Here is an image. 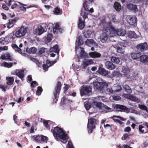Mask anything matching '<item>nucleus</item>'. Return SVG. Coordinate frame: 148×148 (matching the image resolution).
<instances>
[{"label": "nucleus", "mask_w": 148, "mask_h": 148, "mask_svg": "<svg viewBox=\"0 0 148 148\" xmlns=\"http://www.w3.org/2000/svg\"><path fill=\"white\" fill-rule=\"evenodd\" d=\"M81 15L82 16L84 20H85V19L87 18L88 13L85 12H84L82 10Z\"/></svg>", "instance_id": "48"}, {"label": "nucleus", "mask_w": 148, "mask_h": 148, "mask_svg": "<svg viewBox=\"0 0 148 148\" xmlns=\"http://www.w3.org/2000/svg\"><path fill=\"white\" fill-rule=\"evenodd\" d=\"M85 24V22L84 20L82 21V18L80 17L79 19L78 23V27L80 29H83L84 27Z\"/></svg>", "instance_id": "20"}, {"label": "nucleus", "mask_w": 148, "mask_h": 148, "mask_svg": "<svg viewBox=\"0 0 148 148\" xmlns=\"http://www.w3.org/2000/svg\"><path fill=\"white\" fill-rule=\"evenodd\" d=\"M60 26L58 23H57L55 27L53 28V29L54 33L56 32L57 30H58Z\"/></svg>", "instance_id": "49"}, {"label": "nucleus", "mask_w": 148, "mask_h": 148, "mask_svg": "<svg viewBox=\"0 0 148 148\" xmlns=\"http://www.w3.org/2000/svg\"><path fill=\"white\" fill-rule=\"evenodd\" d=\"M82 65L84 68H85L86 67L89 65V64L87 60L83 62V64H82Z\"/></svg>", "instance_id": "63"}, {"label": "nucleus", "mask_w": 148, "mask_h": 148, "mask_svg": "<svg viewBox=\"0 0 148 148\" xmlns=\"http://www.w3.org/2000/svg\"><path fill=\"white\" fill-rule=\"evenodd\" d=\"M35 85H38V83L35 81H32L31 83V86L32 88H34L35 86Z\"/></svg>", "instance_id": "62"}, {"label": "nucleus", "mask_w": 148, "mask_h": 148, "mask_svg": "<svg viewBox=\"0 0 148 148\" xmlns=\"http://www.w3.org/2000/svg\"><path fill=\"white\" fill-rule=\"evenodd\" d=\"M64 85H65V86L63 88L64 90V92L66 94V93L67 90L70 87V86H69L68 85L66 84H64Z\"/></svg>", "instance_id": "51"}, {"label": "nucleus", "mask_w": 148, "mask_h": 148, "mask_svg": "<svg viewBox=\"0 0 148 148\" xmlns=\"http://www.w3.org/2000/svg\"><path fill=\"white\" fill-rule=\"evenodd\" d=\"M114 8L116 11H120L121 8V6L120 3L116 2L114 3Z\"/></svg>", "instance_id": "35"}, {"label": "nucleus", "mask_w": 148, "mask_h": 148, "mask_svg": "<svg viewBox=\"0 0 148 148\" xmlns=\"http://www.w3.org/2000/svg\"><path fill=\"white\" fill-rule=\"evenodd\" d=\"M19 3L22 6H21L20 7V8L21 10L24 12H25L26 11V8H29V7H25L24 6H27V5L26 4H24L21 3V2H19Z\"/></svg>", "instance_id": "40"}, {"label": "nucleus", "mask_w": 148, "mask_h": 148, "mask_svg": "<svg viewBox=\"0 0 148 148\" xmlns=\"http://www.w3.org/2000/svg\"><path fill=\"white\" fill-rule=\"evenodd\" d=\"M43 89L40 86H38L37 88L36 92V94L37 95H41L42 92V91Z\"/></svg>", "instance_id": "42"}, {"label": "nucleus", "mask_w": 148, "mask_h": 148, "mask_svg": "<svg viewBox=\"0 0 148 148\" xmlns=\"http://www.w3.org/2000/svg\"><path fill=\"white\" fill-rule=\"evenodd\" d=\"M24 72V71L23 70H21L18 72H17L16 71L15 72L16 75L19 77L23 81V78L25 77Z\"/></svg>", "instance_id": "22"}, {"label": "nucleus", "mask_w": 148, "mask_h": 148, "mask_svg": "<svg viewBox=\"0 0 148 148\" xmlns=\"http://www.w3.org/2000/svg\"><path fill=\"white\" fill-rule=\"evenodd\" d=\"M112 97L113 99L115 100H119L121 99V97L119 96L114 95L112 96Z\"/></svg>", "instance_id": "60"}, {"label": "nucleus", "mask_w": 148, "mask_h": 148, "mask_svg": "<svg viewBox=\"0 0 148 148\" xmlns=\"http://www.w3.org/2000/svg\"><path fill=\"white\" fill-rule=\"evenodd\" d=\"M57 62L56 59L55 60L53 61H51L49 60H47L46 61V64L48 65L49 67H50L53 65L54 64L56 63Z\"/></svg>", "instance_id": "38"}, {"label": "nucleus", "mask_w": 148, "mask_h": 148, "mask_svg": "<svg viewBox=\"0 0 148 148\" xmlns=\"http://www.w3.org/2000/svg\"><path fill=\"white\" fill-rule=\"evenodd\" d=\"M50 51L51 52H55L58 54L59 53V50L58 45H56L53 47L50 48Z\"/></svg>", "instance_id": "27"}, {"label": "nucleus", "mask_w": 148, "mask_h": 148, "mask_svg": "<svg viewBox=\"0 0 148 148\" xmlns=\"http://www.w3.org/2000/svg\"><path fill=\"white\" fill-rule=\"evenodd\" d=\"M92 88L89 86H82L80 90V94L81 96L84 95L89 96L92 93Z\"/></svg>", "instance_id": "7"}, {"label": "nucleus", "mask_w": 148, "mask_h": 148, "mask_svg": "<svg viewBox=\"0 0 148 148\" xmlns=\"http://www.w3.org/2000/svg\"><path fill=\"white\" fill-rule=\"evenodd\" d=\"M94 41L92 39H87L85 42V44L87 45L90 46L93 44L94 43Z\"/></svg>", "instance_id": "43"}, {"label": "nucleus", "mask_w": 148, "mask_h": 148, "mask_svg": "<svg viewBox=\"0 0 148 148\" xmlns=\"http://www.w3.org/2000/svg\"><path fill=\"white\" fill-rule=\"evenodd\" d=\"M94 0H85L83 4V7L85 11L88 10V8L87 7L90 3L92 2Z\"/></svg>", "instance_id": "25"}, {"label": "nucleus", "mask_w": 148, "mask_h": 148, "mask_svg": "<svg viewBox=\"0 0 148 148\" xmlns=\"http://www.w3.org/2000/svg\"><path fill=\"white\" fill-rule=\"evenodd\" d=\"M126 46H125L123 43L117 44L116 49L118 53H123L125 52V49Z\"/></svg>", "instance_id": "14"}, {"label": "nucleus", "mask_w": 148, "mask_h": 148, "mask_svg": "<svg viewBox=\"0 0 148 148\" xmlns=\"http://www.w3.org/2000/svg\"><path fill=\"white\" fill-rule=\"evenodd\" d=\"M53 37V35L52 34H48L47 36V39L49 42H50L51 41Z\"/></svg>", "instance_id": "47"}, {"label": "nucleus", "mask_w": 148, "mask_h": 148, "mask_svg": "<svg viewBox=\"0 0 148 148\" xmlns=\"http://www.w3.org/2000/svg\"><path fill=\"white\" fill-rule=\"evenodd\" d=\"M130 136L131 134H125L123 135V137H122V139L124 140H125L128 136Z\"/></svg>", "instance_id": "53"}, {"label": "nucleus", "mask_w": 148, "mask_h": 148, "mask_svg": "<svg viewBox=\"0 0 148 148\" xmlns=\"http://www.w3.org/2000/svg\"><path fill=\"white\" fill-rule=\"evenodd\" d=\"M138 108L142 110H145L146 112H148L147 107L143 104H139Z\"/></svg>", "instance_id": "39"}, {"label": "nucleus", "mask_w": 148, "mask_h": 148, "mask_svg": "<svg viewBox=\"0 0 148 148\" xmlns=\"http://www.w3.org/2000/svg\"><path fill=\"white\" fill-rule=\"evenodd\" d=\"M146 128L145 127L143 126L142 125H139L138 129L140 134H143L146 133L147 132V130H145Z\"/></svg>", "instance_id": "26"}, {"label": "nucleus", "mask_w": 148, "mask_h": 148, "mask_svg": "<svg viewBox=\"0 0 148 148\" xmlns=\"http://www.w3.org/2000/svg\"><path fill=\"white\" fill-rule=\"evenodd\" d=\"M3 64L4 66L8 68L11 67L13 65V63L11 62L7 63V62H4Z\"/></svg>", "instance_id": "46"}, {"label": "nucleus", "mask_w": 148, "mask_h": 148, "mask_svg": "<svg viewBox=\"0 0 148 148\" xmlns=\"http://www.w3.org/2000/svg\"><path fill=\"white\" fill-rule=\"evenodd\" d=\"M82 39V37L81 36H79L78 38V40L77 43L78 46L81 45V40Z\"/></svg>", "instance_id": "59"}, {"label": "nucleus", "mask_w": 148, "mask_h": 148, "mask_svg": "<svg viewBox=\"0 0 148 148\" xmlns=\"http://www.w3.org/2000/svg\"><path fill=\"white\" fill-rule=\"evenodd\" d=\"M8 49V47L7 46H4L2 47H0V52L2 51L7 50Z\"/></svg>", "instance_id": "61"}, {"label": "nucleus", "mask_w": 148, "mask_h": 148, "mask_svg": "<svg viewBox=\"0 0 148 148\" xmlns=\"http://www.w3.org/2000/svg\"><path fill=\"white\" fill-rule=\"evenodd\" d=\"M109 24L110 26L108 27V30H110L111 31L108 32V33L110 34L113 37L117 34L119 36H123L125 34V32L124 30L122 29H119L116 30L110 24Z\"/></svg>", "instance_id": "2"}, {"label": "nucleus", "mask_w": 148, "mask_h": 148, "mask_svg": "<svg viewBox=\"0 0 148 148\" xmlns=\"http://www.w3.org/2000/svg\"><path fill=\"white\" fill-rule=\"evenodd\" d=\"M61 101L62 102H64L63 103V104H66V103L67 102H69L70 103V102H72V101H70L68 99H66L65 97H63V101H62V100Z\"/></svg>", "instance_id": "58"}, {"label": "nucleus", "mask_w": 148, "mask_h": 148, "mask_svg": "<svg viewBox=\"0 0 148 148\" xmlns=\"http://www.w3.org/2000/svg\"><path fill=\"white\" fill-rule=\"evenodd\" d=\"M66 147L67 148H74L72 143L71 141L68 142Z\"/></svg>", "instance_id": "50"}, {"label": "nucleus", "mask_w": 148, "mask_h": 148, "mask_svg": "<svg viewBox=\"0 0 148 148\" xmlns=\"http://www.w3.org/2000/svg\"><path fill=\"white\" fill-rule=\"evenodd\" d=\"M97 122V120L93 118L89 119L87 125L88 132L89 133L92 132L93 129L95 128V125Z\"/></svg>", "instance_id": "6"}, {"label": "nucleus", "mask_w": 148, "mask_h": 148, "mask_svg": "<svg viewBox=\"0 0 148 148\" xmlns=\"http://www.w3.org/2000/svg\"><path fill=\"white\" fill-rule=\"evenodd\" d=\"M84 106L85 108L87 110H88L92 106L91 104H90V103L86 102L84 103Z\"/></svg>", "instance_id": "45"}, {"label": "nucleus", "mask_w": 148, "mask_h": 148, "mask_svg": "<svg viewBox=\"0 0 148 148\" xmlns=\"http://www.w3.org/2000/svg\"><path fill=\"white\" fill-rule=\"evenodd\" d=\"M43 124L47 128H49V122L45 120H44L43 121Z\"/></svg>", "instance_id": "57"}, {"label": "nucleus", "mask_w": 148, "mask_h": 148, "mask_svg": "<svg viewBox=\"0 0 148 148\" xmlns=\"http://www.w3.org/2000/svg\"><path fill=\"white\" fill-rule=\"evenodd\" d=\"M43 69L45 71H47L49 67L48 65L44 64L42 65Z\"/></svg>", "instance_id": "64"}, {"label": "nucleus", "mask_w": 148, "mask_h": 148, "mask_svg": "<svg viewBox=\"0 0 148 148\" xmlns=\"http://www.w3.org/2000/svg\"><path fill=\"white\" fill-rule=\"evenodd\" d=\"M140 53H132L131 54V57L133 59L136 60L137 59L140 58Z\"/></svg>", "instance_id": "28"}, {"label": "nucleus", "mask_w": 148, "mask_h": 148, "mask_svg": "<svg viewBox=\"0 0 148 148\" xmlns=\"http://www.w3.org/2000/svg\"><path fill=\"white\" fill-rule=\"evenodd\" d=\"M123 87L125 90L128 94H130L132 92V90L130 87V86L127 85H125L123 86Z\"/></svg>", "instance_id": "31"}, {"label": "nucleus", "mask_w": 148, "mask_h": 148, "mask_svg": "<svg viewBox=\"0 0 148 148\" xmlns=\"http://www.w3.org/2000/svg\"><path fill=\"white\" fill-rule=\"evenodd\" d=\"M114 108L119 112H123L127 113H129L130 112V109L122 105L116 104L114 106Z\"/></svg>", "instance_id": "8"}, {"label": "nucleus", "mask_w": 148, "mask_h": 148, "mask_svg": "<svg viewBox=\"0 0 148 148\" xmlns=\"http://www.w3.org/2000/svg\"><path fill=\"white\" fill-rule=\"evenodd\" d=\"M54 137L55 138H58L62 140L61 142L65 143L67 141V134L61 128L58 126L53 128L51 130Z\"/></svg>", "instance_id": "1"}, {"label": "nucleus", "mask_w": 148, "mask_h": 148, "mask_svg": "<svg viewBox=\"0 0 148 148\" xmlns=\"http://www.w3.org/2000/svg\"><path fill=\"white\" fill-rule=\"evenodd\" d=\"M6 60H8L10 61H12V59L11 58L10 54L8 53L5 54Z\"/></svg>", "instance_id": "54"}, {"label": "nucleus", "mask_w": 148, "mask_h": 148, "mask_svg": "<svg viewBox=\"0 0 148 148\" xmlns=\"http://www.w3.org/2000/svg\"><path fill=\"white\" fill-rule=\"evenodd\" d=\"M136 48L141 51H143L148 49V46L146 42L141 43L136 46Z\"/></svg>", "instance_id": "13"}, {"label": "nucleus", "mask_w": 148, "mask_h": 148, "mask_svg": "<svg viewBox=\"0 0 148 148\" xmlns=\"http://www.w3.org/2000/svg\"><path fill=\"white\" fill-rule=\"evenodd\" d=\"M127 34L128 37L130 38H136L137 37V35L134 31H129Z\"/></svg>", "instance_id": "23"}, {"label": "nucleus", "mask_w": 148, "mask_h": 148, "mask_svg": "<svg viewBox=\"0 0 148 148\" xmlns=\"http://www.w3.org/2000/svg\"><path fill=\"white\" fill-rule=\"evenodd\" d=\"M81 48L82 50L80 53L79 56L81 58H87L88 56V54L84 51L83 49H84L82 47H81Z\"/></svg>", "instance_id": "29"}, {"label": "nucleus", "mask_w": 148, "mask_h": 148, "mask_svg": "<svg viewBox=\"0 0 148 148\" xmlns=\"http://www.w3.org/2000/svg\"><path fill=\"white\" fill-rule=\"evenodd\" d=\"M108 86V84L105 82H99L95 81L93 82V87L94 89L101 92H103Z\"/></svg>", "instance_id": "4"}, {"label": "nucleus", "mask_w": 148, "mask_h": 148, "mask_svg": "<svg viewBox=\"0 0 148 148\" xmlns=\"http://www.w3.org/2000/svg\"><path fill=\"white\" fill-rule=\"evenodd\" d=\"M121 72L122 74L123 75L124 77H128L130 76V71L128 67L123 66L122 68Z\"/></svg>", "instance_id": "17"}, {"label": "nucleus", "mask_w": 148, "mask_h": 148, "mask_svg": "<svg viewBox=\"0 0 148 148\" xmlns=\"http://www.w3.org/2000/svg\"><path fill=\"white\" fill-rule=\"evenodd\" d=\"M126 7L128 10L135 13L138 11V8L136 5L129 3L127 4Z\"/></svg>", "instance_id": "15"}, {"label": "nucleus", "mask_w": 148, "mask_h": 148, "mask_svg": "<svg viewBox=\"0 0 148 148\" xmlns=\"http://www.w3.org/2000/svg\"><path fill=\"white\" fill-rule=\"evenodd\" d=\"M106 67L110 70H112L115 68V66L112 62L107 61L105 63Z\"/></svg>", "instance_id": "19"}, {"label": "nucleus", "mask_w": 148, "mask_h": 148, "mask_svg": "<svg viewBox=\"0 0 148 148\" xmlns=\"http://www.w3.org/2000/svg\"><path fill=\"white\" fill-rule=\"evenodd\" d=\"M45 49L43 47L40 48L38 52V54L39 55H41L44 53L45 51Z\"/></svg>", "instance_id": "52"}, {"label": "nucleus", "mask_w": 148, "mask_h": 148, "mask_svg": "<svg viewBox=\"0 0 148 148\" xmlns=\"http://www.w3.org/2000/svg\"><path fill=\"white\" fill-rule=\"evenodd\" d=\"M140 61L144 63L148 64V56L146 55L141 56Z\"/></svg>", "instance_id": "24"}, {"label": "nucleus", "mask_w": 148, "mask_h": 148, "mask_svg": "<svg viewBox=\"0 0 148 148\" xmlns=\"http://www.w3.org/2000/svg\"><path fill=\"white\" fill-rule=\"evenodd\" d=\"M103 109L104 110V109H105L106 110L105 111L106 112H112L113 111V110L112 108H110L108 106L106 105H105L103 104Z\"/></svg>", "instance_id": "37"}, {"label": "nucleus", "mask_w": 148, "mask_h": 148, "mask_svg": "<svg viewBox=\"0 0 148 148\" xmlns=\"http://www.w3.org/2000/svg\"><path fill=\"white\" fill-rule=\"evenodd\" d=\"M97 72L99 74L103 76H106L108 74V71L101 66L99 67Z\"/></svg>", "instance_id": "18"}, {"label": "nucleus", "mask_w": 148, "mask_h": 148, "mask_svg": "<svg viewBox=\"0 0 148 148\" xmlns=\"http://www.w3.org/2000/svg\"><path fill=\"white\" fill-rule=\"evenodd\" d=\"M53 12L55 14H61L62 13V10L58 7H56L55 8Z\"/></svg>", "instance_id": "36"}, {"label": "nucleus", "mask_w": 148, "mask_h": 148, "mask_svg": "<svg viewBox=\"0 0 148 148\" xmlns=\"http://www.w3.org/2000/svg\"><path fill=\"white\" fill-rule=\"evenodd\" d=\"M26 52L29 53L35 54L37 51L36 49L34 47H31L29 49H27Z\"/></svg>", "instance_id": "32"}, {"label": "nucleus", "mask_w": 148, "mask_h": 148, "mask_svg": "<svg viewBox=\"0 0 148 148\" xmlns=\"http://www.w3.org/2000/svg\"><path fill=\"white\" fill-rule=\"evenodd\" d=\"M7 86L6 85L4 86L2 84H0V88L4 92L6 91V88H7Z\"/></svg>", "instance_id": "56"}, {"label": "nucleus", "mask_w": 148, "mask_h": 148, "mask_svg": "<svg viewBox=\"0 0 148 148\" xmlns=\"http://www.w3.org/2000/svg\"><path fill=\"white\" fill-rule=\"evenodd\" d=\"M38 34L41 35L45 32L44 29L41 26H40L38 27Z\"/></svg>", "instance_id": "44"}, {"label": "nucleus", "mask_w": 148, "mask_h": 148, "mask_svg": "<svg viewBox=\"0 0 148 148\" xmlns=\"http://www.w3.org/2000/svg\"><path fill=\"white\" fill-rule=\"evenodd\" d=\"M89 55L91 57L93 58H99L101 56L100 53L96 51L90 52Z\"/></svg>", "instance_id": "21"}, {"label": "nucleus", "mask_w": 148, "mask_h": 148, "mask_svg": "<svg viewBox=\"0 0 148 148\" xmlns=\"http://www.w3.org/2000/svg\"><path fill=\"white\" fill-rule=\"evenodd\" d=\"M34 140L37 143H47L48 140L47 137L43 135H38L34 136Z\"/></svg>", "instance_id": "9"}, {"label": "nucleus", "mask_w": 148, "mask_h": 148, "mask_svg": "<svg viewBox=\"0 0 148 148\" xmlns=\"http://www.w3.org/2000/svg\"><path fill=\"white\" fill-rule=\"evenodd\" d=\"M111 60L112 62L116 64H119L120 62L119 58L116 57H112Z\"/></svg>", "instance_id": "41"}, {"label": "nucleus", "mask_w": 148, "mask_h": 148, "mask_svg": "<svg viewBox=\"0 0 148 148\" xmlns=\"http://www.w3.org/2000/svg\"><path fill=\"white\" fill-rule=\"evenodd\" d=\"M5 42H6L4 38H0V44L1 45H4Z\"/></svg>", "instance_id": "55"}, {"label": "nucleus", "mask_w": 148, "mask_h": 148, "mask_svg": "<svg viewBox=\"0 0 148 148\" xmlns=\"http://www.w3.org/2000/svg\"><path fill=\"white\" fill-rule=\"evenodd\" d=\"M92 107L94 108H98L100 110L103 109V103L101 102H98L95 101H93L91 103Z\"/></svg>", "instance_id": "16"}, {"label": "nucleus", "mask_w": 148, "mask_h": 148, "mask_svg": "<svg viewBox=\"0 0 148 148\" xmlns=\"http://www.w3.org/2000/svg\"><path fill=\"white\" fill-rule=\"evenodd\" d=\"M110 26L109 24H107L106 26H105L103 28V33L100 36L101 40L103 43L105 42L107 40L108 37H113L110 34L108 33V32H110V30H108V27Z\"/></svg>", "instance_id": "5"}, {"label": "nucleus", "mask_w": 148, "mask_h": 148, "mask_svg": "<svg viewBox=\"0 0 148 148\" xmlns=\"http://www.w3.org/2000/svg\"><path fill=\"white\" fill-rule=\"evenodd\" d=\"M62 84L61 82L58 81L53 91V94L54 98L53 100V102L56 103L58 101L59 95L61 89Z\"/></svg>", "instance_id": "3"}, {"label": "nucleus", "mask_w": 148, "mask_h": 148, "mask_svg": "<svg viewBox=\"0 0 148 148\" xmlns=\"http://www.w3.org/2000/svg\"><path fill=\"white\" fill-rule=\"evenodd\" d=\"M84 35L86 38H89L90 36L92 34L91 31L90 30H88L87 31H84L83 32Z\"/></svg>", "instance_id": "33"}, {"label": "nucleus", "mask_w": 148, "mask_h": 148, "mask_svg": "<svg viewBox=\"0 0 148 148\" xmlns=\"http://www.w3.org/2000/svg\"><path fill=\"white\" fill-rule=\"evenodd\" d=\"M6 79L8 82L6 84L8 85H12L14 82V79L13 77H6Z\"/></svg>", "instance_id": "34"}, {"label": "nucleus", "mask_w": 148, "mask_h": 148, "mask_svg": "<svg viewBox=\"0 0 148 148\" xmlns=\"http://www.w3.org/2000/svg\"><path fill=\"white\" fill-rule=\"evenodd\" d=\"M27 32V28L22 26L16 32L15 35L16 37L20 38L25 35Z\"/></svg>", "instance_id": "10"}, {"label": "nucleus", "mask_w": 148, "mask_h": 148, "mask_svg": "<svg viewBox=\"0 0 148 148\" xmlns=\"http://www.w3.org/2000/svg\"><path fill=\"white\" fill-rule=\"evenodd\" d=\"M127 19V22L130 25H133L137 23V18L134 16H128Z\"/></svg>", "instance_id": "12"}, {"label": "nucleus", "mask_w": 148, "mask_h": 148, "mask_svg": "<svg viewBox=\"0 0 148 148\" xmlns=\"http://www.w3.org/2000/svg\"><path fill=\"white\" fill-rule=\"evenodd\" d=\"M18 19V18L17 17L13 19H9L8 22L4 25V28L6 26L7 28L9 29L13 27Z\"/></svg>", "instance_id": "11"}, {"label": "nucleus", "mask_w": 148, "mask_h": 148, "mask_svg": "<svg viewBox=\"0 0 148 148\" xmlns=\"http://www.w3.org/2000/svg\"><path fill=\"white\" fill-rule=\"evenodd\" d=\"M113 88L115 92L120 91L122 90L121 86L117 84H114L113 87Z\"/></svg>", "instance_id": "30"}]
</instances>
